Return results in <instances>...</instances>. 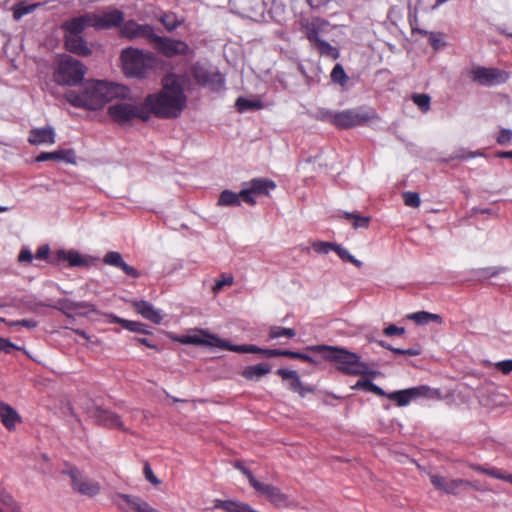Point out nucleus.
Returning <instances> with one entry per match:
<instances>
[{"label": "nucleus", "mask_w": 512, "mask_h": 512, "mask_svg": "<svg viewBox=\"0 0 512 512\" xmlns=\"http://www.w3.org/2000/svg\"><path fill=\"white\" fill-rule=\"evenodd\" d=\"M120 59L124 73L136 78H144L156 64L152 53L133 47L122 50Z\"/></svg>", "instance_id": "nucleus-5"}, {"label": "nucleus", "mask_w": 512, "mask_h": 512, "mask_svg": "<svg viewBox=\"0 0 512 512\" xmlns=\"http://www.w3.org/2000/svg\"><path fill=\"white\" fill-rule=\"evenodd\" d=\"M289 388L294 391L300 393L302 396H304V388L302 386V382L299 378H293L289 384Z\"/></svg>", "instance_id": "nucleus-60"}, {"label": "nucleus", "mask_w": 512, "mask_h": 512, "mask_svg": "<svg viewBox=\"0 0 512 512\" xmlns=\"http://www.w3.org/2000/svg\"><path fill=\"white\" fill-rule=\"evenodd\" d=\"M472 80L483 86H495L508 80V73L497 68L474 67L471 70Z\"/></svg>", "instance_id": "nucleus-12"}, {"label": "nucleus", "mask_w": 512, "mask_h": 512, "mask_svg": "<svg viewBox=\"0 0 512 512\" xmlns=\"http://www.w3.org/2000/svg\"><path fill=\"white\" fill-rule=\"evenodd\" d=\"M335 244L332 242L314 241L311 246L319 254H328L330 251H334Z\"/></svg>", "instance_id": "nucleus-47"}, {"label": "nucleus", "mask_w": 512, "mask_h": 512, "mask_svg": "<svg viewBox=\"0 0 512 512\" xmlns=\"http://www.w3.org/2000/svg\"><path fill=\"white\" fill-rule=\"evenodd\" d=\"M271 371V366L267 363H260L257 365L247 366L245 367L241 375L250 381H258L263 376L267 375Z\"/></svg>", "instance_id": "nucleus-29"}, {"label": "nucleus", "mask_w": 512, "mask_h": 512, "mask_svg": "<svg viewBox=\"0 0 512 512\" xmlns=\"http://www.w3.org/2000/svg\"><path fill=\"white\" fill-rule=\"evenodd\" d=\"M319 28V20H313L312 22L307 23L305 26L306 37L313 45L322 40L319 37Z\"/></svg>", "instance_id": "nucleus-38"}, {"label": "nucleus", "mask_w": 512, "mask_h": 512, "mask_svg": "<svg viewBox=\"0 0 512 512\" xmlns=\"http://www.w3.org/2000/svg\"><path fill=\"white\" fill-rule=\"evenodd\" d=\"M314 46L317 48V50L322 56L331 58L333 60L337 59L340 55L339 50L336 47L332 46L330 43L323 39L321 41H318V43L315 44Z\"/></svg>", "instance_id": "nucleus-36"}, {"label": "nucleus", "mask_w": 512, "mask_h": 512, "mask_svg": "<svg viewBox=\"0 0 512 512\" xmlns=\"http://www.w3.org/2000/svg\"><path fill=\"white\" fill-rule=\"evenodd\" d=\"M331 80L334 83H338L341 86H344L348 81V76L344 71V68L341 64H336L331 72Z\"/></svg>", "instance_id": "nucleus-44"}, {"label": "nucleus", "mask_w": 512, "mask_h": 512, "mask_svg": "<svg viewBox=\"0 0 512 512\" xmlns=\"http://www.w3.org/2000/svg\"><path fill=\"white\" fill-rule=\"evenodd\" d=\"M55 130L52 126L34 128L30 131L28 142L32 145L54 144Z\"/></svg>", "instance_id": "nucleus-22"}, {"label": "nucleus", "mask_w": 512, "mask_h": 512, "mask_svg": "<svg viewBox=\"0 0 512 512\" xmlns=\"http://www.w3.org/2000/svg\"><path fill=\"white\" fill-rule=\"evenodd\" d=\"M125 329L132 332H139L143 334L149 333V331L146 329V325L137 321L128 320V322H125Z\"/></svg>", "instance_id": "nucleus-52"}, {"label": "nucleus", "mask_w": 512, "mask_h": 512, "mask_svg": "<svg viewBox=\"0 0 512 512\" xmlns=\"http://www.w3.org/2000/svg\"><path fill=\"white\" fill-rule=\"evenodd\" d=\"M317 117L321 121L329 122V123H331V124L336 126L337 112H335V111H331V110H327V109H321V110L318 111V116Z\"/></svg>", "instance_id": "nucleus-51"}, {"label": "nucleus", "mask_w": 512, "mask_h": 512, "mask_svg": "<svg viewBox=\"0 0 512 512\" xmlns=\"http://www.w3.org/2000/svg\"><path fill=\"white\" fill-rule=\"evenodd\" d=\"M429 42L434 49H438L440 46L444 45L439 38V34L429 33Z\"/></svg>", "instance_id": "nucleus-63"}, {"label": "nucleus", "mask_w": 512, "mask_h": 512, "mask_svg": "<svg viewBox=\"0 0 512 512\" xmlns=\"http://www.w3.org/2000/svg\"><path fill=\"white\" fill-rule=\"evenodd\" d=\"M334 252H336L343 261L350 262L357 268H361L363 266V263L360 260L356 259L346 248L342 247L341 245L335 244Z\"/></svg>", "instance_id": "nucleus-41"}, {"label": "nucleus", "mask_w": 512, "mask_h": 512, "mask_svg": "<svg viewBox=\"0 0 512 512\" xmlns=\"http://www.w3.org/2000/svg\"><path fill=\"white\" fill-rule=\"evenodd\" d=\"M234 282V278L232 275L222 274L219 279L216 280L215 285L213 286V292L218 293L222 290L224 286H230Z\"/></svg>", "instance_id": "nucleus-50"}, {"label": "nucleus", "mask_w": 512, "mask_h": 512, "mask_svg": "<svg viewBox=\"0 0 512 512\" xmlns=\"http://www.w3.org/2000/svg\"><path fill=\"white\" fill-rule=\"evenodd\" d=\"M250 484L259 494L265 496L273 504L281 506L286 503V496L277 487L262 483L254 476H250Z\"/></svg>", "instance_id": "nucleus-18"}, {"label": "nucleus", "mask_w": 512, "mask_h": 512, "mask_svg": "<svg viewBox=\"0 0 512 512\" xmlns=\"http://www.w3.org/2000/svg\"><path fill=\"white\" fill-rule=\"evenodd\" d=\"M159 21L168 31L175 30L181 24V21L178 20L174 13H163L160 16Z\"/></svg>", "instance_id": "nucleus-43"}, {"label": "nucleus", "mask_w": 512, "mask_h": 512, "mask_svg": "<svg viewBox=\"0 0 512 512\" xmlns=\"http://www.w3.org/2000/svg\"><path fill=\"white\" fill-rule=\"evenodd\" d=\"M388 398L395 401L398 406H406L412 401L409 389L392 392Z\"/></svg>", "instance_id": "nucleus-42"}, {"label": "nucleus", "mask_w": 512, "mask_h": 512, "mask_svg": "<svg viewBox=\"0 0 512 512\" xmlns=\"http://www.w3.org/2000/svg\"><path fill=\"white\" fill-rule=\"evenodd\" d=\"M116 102L109 106V116L118 124L123 125L135 118L143 121L149 120V111L145 101L140 102L136 98L130 96V91L125 97H116Z\"/></svg>", "instance_id": "nucleus-4"}, {"label": "nucleus", "mask_w": 512, "mask_h": 512, "mask_svg": "<svg viewBox=\"0 0 512 512\" xmlns=\"http://www.w3.org/2000/svg\"><path fill=\"white\" fill-rule=\"evenodd\" d=\"M495 367L500 370L503 374H509L512 372V360H503L495 364Z\"/></svg>", "instance_id": "nucleus-56"}, {"label": "nucleus", "mask_w": 512, "mask_h": 512, "mask_svg": "<svg viewBox=\"0 0 512 512\" xmlns=\"http://www.w3.org/2000/svg\"><path fill=\"white\" fill-rule=\"evenodd\" d=\"M485 474H487L493 478L503 480V481H507V477L509 476L508 473H506L505 471H503L501 469H497V468H487V470L485 471Z\"/></svg>", "instance_id": "nucleus-54"}, {"label": "nucleus", "mask_w": 512, "mask_h": 512, "mask_svg": "<svg viewBox=\"0 0 512 512\" xmlns=\"http://www.w3.org/2000/svg\"><path fill=\"white\" fill-rule=\"evenodd\" d=\"M276 373L281 376L283 379L287 380V379H290L292 380L293 378H297L298 377V374L296 371L294 370H288V369H278L276 371Z\"/></svg>", "instance_id": "nucleus-61"}, {"label": "nucleus", "mask_w": 512, "mask_h": 512, "mask_svg": "<svg viewBox=\"0 0 512 512\" xmlns=\"http://www.w3.org/2000/svg\"><path fill=\"white\" fill-rule=\"evenodd\" d=\"M86 72L87 68L81 61L70 55L62 54L57 59L53 79L62 86H76L82 82Z\"/></svg>", "instance_id": "nucleus-6"}, {"label": "nucleus", "mask_w": 512, "mask_h": 512, "mask_svg": "<svg viewBox=\"0 0 512 512\" xmlns=\"http://www.w3.org/2000/svg\"><path fill=\"white\" fill-rule=\"evenodd\" d=\"M394 353L398 354V355L418 356L421 354V349L418 346L409 348V349H400L399 348V349H395Z\"/></svg>", "instance_id": "nucleus-57"}, {"label": "nucleus", "mask_w": 512, "mask_h": 512, "mask_svg": "<svg viewBox=\"0 0 512 512\" xmlns=\"http://www.w3.org/2000/svg\"><path fill=\"white\" fill-rule=\"evenodd\" d=\"M512 138V131L509 129H502L497 137V142L501 145L507 144Z\"/></svg>", "instance_id": "nucleus-58"}, {"label": "nucleus", "mask_w": 512, "mask_h": 512, "mask_svg": "<svg viewBox=\"0 0 512 512\" xmlns=\"http://www.w3.org/2000/svg\"><path fill=\"white\" fill-rule=\"evenodd\" d=\"M377 118L373 109L358 107L337 112L336 127L347 129L355 126H362Z\"/></svg>", "instance_id": "nucleus-7"}, {"label": "nucleus", "mask_w": 512, "mask_h": 512, "mask_svg": "<svg viewBox=\"0 0 512 512\" xmlns=\"http://www.w3.org/2000/svg\"><path fill=\"white\" fill-rule=\"evenodd\" d=\"M403 200L405 205L413 208H417L420 206V196L416 192H404L403 193Z\"/></svg>", "instance_id": "nucleus-49"}, {"label": "nucleus", "mask_w": 512, "mask_h": 512, "mask_svg": "<svg viewBox=\"0 0 512 512\" xmlns=\"http://www.w3.org/2000/svg\"><path fill=\"white\" fill-rule=\"evenodd\" d=\"M276 188V184L274 181L265 179V178H254L249 183H247V187L240 191V195L242 196V200L250 205H255L256 200L254 196L256 195H268L271 190Z\"/></svg>", "instance_id": "nucleus-13"}, {"label": "nucleus", "mask_w": 512, "mask_h": 512, "mask_svg": "<svg viewBox=\"0 0 512 512\" xmlns=\"http://www.w3.org/2000/svg\"><path fill=\"white\" fill-rule=\"evenodd\" d=\"M151 44L154 49L167 57L186 55L190 50L189 46L184 41L160 37L158 35H155Z\"/></svg>", "instance_id": "nucleus-14"}, {"label": "nucleus", "mask_w": 512, "mask_h": 512, "mask_svg": "<svg viewBox=\"0 0 512 512\" xmlns=\"http://www.w3.org/2000/svg\"><path fill=\"white\" fill-rule=\"evenodd\" d=\"M18 325L24 326L28 329H33L38 325V323H37V321H35L33 319H23V320L9 322V326H18Z\"/></svg>", "instance_id": "nucleus-55"}, {"label": "nucleus", "mask_w": 512, "mask_h": 512, "mask_svg": "<svg viewBox=\"0 0 512 512\" xmlns=\"http://www.w3.org/2000/svg\"><path fill=\"white\" fill-rule=\"evenodd\" d=\"M192 75L196 82L208 87L213 91H220L224 88L225 78L217 70H210L205 65L196 63L192 66Z\"/></svg>", "instance_id": "nucleus-9"}, {"label": "nucleus", "mask_w": 512, "mask_h": 512, "mask_svg": "<svg viewBox=\"0 0 512 512\" xmlns=\"http://www.w3.org/2000/svg\"><path fill=\"white\" fill-rule=\"evenodd\" d=\"M186 101L181 79L174 74L163 78L162 89L159 93L149 94L145 98L149 116L154 114L161 118L178 117L185 108Z\"/></svg>", "instance_id": "nucleus-1"}, {"label": "nucleus", "mask_w": 512, "mask_h": 512, "mask_svg": "<svg viewBox=\"0 0 512 512\" xmlns=\"http://www.w3.org/2000/svg\"><path fill=\"white\" fill-rule=\"evenodd\" d=\"M344 217L352 221L355 229L368 228L371 218L369 216H361L355 212H345Z\"/></svg>", "instance_id": "nucleus-37"}, {"label": "nucleus", "mask_w": 512, "mask_h": 512, "mask_svg": "<svg viewBox=\"0 0 512 512\" xmlns=\"http://www.w3.org/2000/svg\"><path fill=\"white\" fill-rule=\"evenodd\" d=\"M57 261L58 262L68 261L69 265L72 267L87 265V261L83 258V256L79 252H77L75 250H70V251L59 250L57 252Z\"/></svg>", "instance_id": "nucleus-32"}, {"label": "nucleus", "mask_w": 512, "mask_h": 512, "mask_svg": "<svg viewBox=\"0 0 512 512\" xmlns=\"http://www.w3.org/2000/svg\"><path fill=\"white\" fill-rule=\"evenodd\" d=\"M430 481L436 489L453 495L458 494L462 488L473 487L470 481L452 479L437 474H431Z\"/></svg>", "instance_id": "nucleus-17"}, {"label": "nucleus", "mask_w": 512, "mask_h": 512, "mask_svg": "<svg viewBox=\"0 0 512 512\" xmlns=\"http://www.w3.org/2000/svg\"><path fill=\"white\" fill-rule=\"evenodd\" d=\"M20 347L16 346L10 340L0 337V352H4L6 354L12 353L13 350H19Z\"/></svg>", "instance_id": "nucleus-53"}, {"label": "nucleus", "mask_w": 512, "mask_h": 512, "mask_svg": "<svg viewBox=\"0 0 512 512\" xmlns=\"http://www.w3.org/2000/svg\"><path fill=\"white\" fill-rule=\"evenodd\" d=\"M235 105L240 112H243V111H246L249 109H253V108L259 109L262 107V104L260 101H252V100H249V99H246L243 97H239L236 100Z\"/></svg>", "instance_id": "nucleus-46"}, {"label": "nucleus", "mask_w": 512, "mask_h": 512, "mask_svg": "<svg viewBox=\"0 0 512 512\" xmlns=\"http://www.w3.org/2000/svg\"><path fill=\"white\" fill-rule=\"evenodd\" d=\"M411 399L415 400L418 398H440V392L435 389H431L429 386L421 385L409 388Z\"/></svg>", "instance_id": "nucleus-34"}, {"label": "nucleus", "mask_w": 512, "mask_h": 512, "mask_svg": "<svg viewBox=\"0 0 512 512\" xmlns=\"http://www.w3.org/2000/svg\"><path fill=\"white\" fill-rule=\"evenodd\" d=\"M413 102L423 111L430 109V96L427 94H415L412 97Z\"/></svg>", "instance_id": "nucleus-48"}, {"label": "nucleus", "mask_w": 512, "mask_h": 512, "mask_svg": "<svg viewBox=\"0 0 512 512\" xmlns=\"http://www.w3.org/2000/svg\"><path fill=\"white\" fill-rule=\"evenodd\" d=\"M120 33L123 37L128 38L129 40L144 38L152 43L155 32L154 28L149 24H138L134 20H128L123 22Z\"/></svg>", "instance_id": "nucleus-15"}, {"label": "nucleus", "mask_w": 512, "mask_h": 512, "mask_svg": "<svg viewBox=\"0 0 512 512\" xmlns=\"http://www.w3.org/2000/svg\"><path fill=\"white\" fill-rule=\"evenodd\" d=\"M175 341L181 344H191L196 346L217 347L220 349L225 348L224 339L219 338L217 335L210 334L203 329H196L186 335L177 336Z\"/></svg>", "instance_id": "nucleus-11"}, {"label": "nucleus", "mask_w": 512, "mask_h": 512, "mask_svg": "<svg viewBox=\"0 0 512 512\" xmlns=\"http://www.w3.org/2000/svg\"><path fill=\"white\" fill-rule=\"evenodd\" d=\"M63 473L70 477L73 491L88 497L99 494L101 490L100 483L86 476L77 467L68 466Z\"/></svg>", "instance_id": "nucleus-8"}, {"label": "nucleus", "mask_w": 512, "mask_h": 512, "mask_svg": "<svg viewBox=\"0 0 512 512\" xmlns=\"http://www.w3.org/2000/svg\"><path fill=\"white\" fill-rule=\"evenodd\" d=\"M242 196L230 190H224L218 199L219 206H239L241 204Z\"/></svg>", "instance_id": "nucleus-35"}, {"label": "nucleus", "mask_w": 512, "mask_h": 512, "mask_svg": "<svg viewBox=\"0 0 512 512\" xmlns=\"http://www.w3.org/2000/svg\"><path fill=\"white\" fill-rule=\"evenodd\" d=\"M92 27L96 30H108L122 26L124 13L116 8L108 7L102 11L90 13Z\"/></svg>", "instance_id": "nucleus-10"}, {"label": "nucleus", "mask_w": 512, "mask_h": 512, "mask_svg": "<svg viewBox=\"0 0 512 512\" xmlns=\"http://www.w3.org/2000/svg\"><path fill=\"white\" fill-rule=\"evenodd\" d=\"M119 499L122 501V503H120L119 505L123 509H125V504L128 509L133 510L135 512H158L156 509L151 507L146 501L142 500L139 497L121 494L119 495Z\"/></svg>", "instance_id": "nucleus-26"}, {"label": "nucleus", "mask_w": 512, "mask_h": 512, "mask_svg": "<svg viewBox=\"0 0 512 512\" xmlns=\"http://www.w3.org/2000/svg\"><path fill=\"white\" fill-rule=\"evenodd\" d=\"M128 92L124 85L91 80L85 82L79 91H68L65 98L74 107L97 110L116 97L127 96Z\"/></svg>", "instance_id": "nucleus-2"}, {"label": "nucleus", "mask_w": 512, "mask_h": 512, "mask_svg": "<svg viewBox=\"0 0 512 512\" xmlns=\"http://www.w3.org/2000/svg\"><path fill=\"white\" fill-rule=\"evenodd\" d=\"M214 508H220L227 512H251L254 511L250 506L233 500H219L214 501Z\"/></svg>", "instance_id": "nucleus-31"}, {"label": "nucleus", "mask_w": 512, "mask_h": 512, "mask_svg": "<svg viewBox=\"0 0 512 512\" xmlns=\"http://www.w3.org/2000/svg\"><path fill=\"white\" fill-rule=\"evenodd\" d=\"M48 160H57L64 161L66 163L75 164L76 156L75 152L71 149L68 150H58L54 152H43L39 156H37V162H44Z\"/></svg>", "instance_id": "nucleus-27"}, {"label": "nucleus", "mask_w": 512, "mask_h": 512, "mask_svg": "<svg viewBox=\"0 0 512 512\" xmlns=\"http://www.w3.org/2000/svg\"><path fill=\"white\" fill-rule=\"evenodd\" d=\"M0 419L8 430L14 429L16 423L20 421L19 415L15 409L2 401H0Z\"/></svg>", "instance_id": "nucleus-28"}, {"label": "nucleus", "mask_w": 512, "mask_h": 512, "mask_svg": "<svg viewBox=\"0 0 512 512\" xmlns=\"http://www.w3.org/2000/svg\"><path fill=\"white\" fill-rule=\"evenodd\" d=\"M92 27V20L90 13L82 14L78 17H73L64 21L61 25V29L64 33L68 34H82V32L87 28Z\"/></svg>", "instance_id": "nucleus-21"}, {"label": "nucleus", "mask_w": 512, "mask_h": 512, "mask_svg": "<svg viewBox=\"0 0 512 512\" xmlns=\"http://www.w3.org/2000/svg\"><path fill=\"white\" fill-rule=\"evenodd\" d=\"M269 338L277 339L280 337L293 338L296 335V331L292 328H285L281 326H271L269 328Z\"/></svg>", "instance_id": "nucleus-40"}, {"label": "nucleus", "mask_w": 512, "mask_h": 512, "mask_svg": "<svg viewBox=\"0 0 512 512\" xmlns=\"http://www.w3.org/2000/svg\"><path fill=\"white\" fill-rule=\"evenodd\" d=\"M405 332L403 327H398L394 324L389 325L384 329V334L387 336L402 335Z\"/></svg>", "instance_id": "nucleus-59"}, {"label": "nucleus", "mask_w": 512, "mask_h": 512, "mask_svg": "<svg viewBox=\"0 0 512 512\" xmlns=\"http://www.w3.org/2000/svg\"><path fill=\"white\" fill-rule=\"evenodd\" d=\"M267 354L268 355H277V357L285 356V357H289V358L300 359V360H303V361H306L309 363H314V360L312 357H310L309 355H307L305 353H301V352H294V351H289V350H279L278 349V351H268Z\"/></svg>", "instance_id": "nucleus-39"}, {"label": "nucleus", "mask_w": 512, "mask_h": 512, "mask_svg": "<svg viewBox=\"0 0 512 512\" xmlns=\"http://www.w3.org/2000/svg\"><path fill=\"white\" fill-rule=\"evenodd\" d=\"M64 46L67 51L78 56L87 57L92 53L91 48L81 34L74 35L64 33Z\"/></svg>", "instance_id": "nucleus-20"}, {"label": "nucleus", "mask_w": 512, "mask_h": 512, "mask_svg": "<svg viewBox=\"0 0 512 512\" xmlns=\"http://www.w3.org/2000/svg\"><path fill=\"white\" fill-rule=\"evenodd\" d=\"M224 350L233 351L237 353H260L264 357L272 358L277 357V355H268V351H278V349H263L256 345H233L230 344L229 341H225Z\"/></svg>", "instance_id": "nucleus-30"}, {"label": "nucleus", "mask_w": 512, "mask_h": 512, "mask_svg": "<svg viewBox=\"0 0 512 512\" xmlns=\"http://www.w3.org/2000/svg\"><path fill=\"white\" fill-rule=\"evenodd\" d=\"M39 3L34 4H20L18 5L14 11H13V17L15 20L21 19L23 16L30 14L36 10L37 7H39Z\"/></svg>", "instance_id": "nucleus-45"}, {"label": "nucleus", "mask_w": 512, "mask_h": 512, "mask_svg": "<svg viewBox=\"0 0 512 512\" xmlns=\"http://www.w3.org/2000/svg\"><path fill=\"white\" fill-rule=\"evenodd\" d=\"M33 259V255L29 250H22L19 253L18 260L19 262H31Z\"/></svg>", "instance_id": "nucleus-64"}, {"label": "nucleus", "mask_w": 512, "mask_h": 512, "mask_svg": "<svg viewBox=\"0 0 512 512\" xmlns=\"http://www.w3.org/2000/svg\"><path fill=\"white\" fill-rule=\"evenodd\" d=\"M407 319L412 320L420 325L428 324L429 322H436L438 324L442 323V318L440 315L426 311H419L408 314Z\"/></svg>", "instance_id": "nucleus-33"}, {"label": "nucleus", "mask_w": 512, "mask_h": 512, "mask_svg": "<svg viewBox=\"0 0 512 512\" xmlns=\"http://www.w3.org/2000/svg\"><path fill=\"white\" fill-rule=\"evenodd\" d=\"M307 350L317 352L324 359L336 363L337 369L345 374L356 376L371 373L369 365L361 362L358 355L348 350L328 345L309 346Z\"/></svg>", "instance_id": "nucleus-3"}, {"label": "nucleus", "mask_w": 512, "mask_h": 512, "mask_svg": "<svg viewBox=\"0 0 512 512\" xmlns=\"http://www.w3.org/2000/svg\"><path fill=\"white\" fill-rule=\"evenodd\" d=\"M133 308L136 310L138 314H140L145 319L155 323L160 324L163 319V314L160 310L156 309L152 304L147 301L139 300L132 302Z\"/></svg>", "instance_id": "nucleus-24"}, {"label": "nucleus", "mask_w": 512, "mask_h": 512, "mask_svg": "<svg viewBox=\"0 0 512 512\" xmlns=\"http://www.w3.org/2000/svg\"><path fill=\"white\" fill-rule=\"evenodd\" d=\"M103 262L107 265L117 267L121 269L125 274H127L130 277L138 278L140 276V273L137 269L134 267L128 265L122 258V255L119 252L116 251H110L108 252L104 258Z\"/></svg>", "instance_id": "nucleus-25"}, {"label": "nucleus", "mask_w": 512, "mask_h": 512, "mask_svg": "<svg viewBox=\"0 0 512 512\" xmlns=\"http://www.w3.org/2000/svg\"><path fill=\"white\" fill-rule=\"evenodd\" d=\"M89 416L94 420L98 425L107 427V428H117L123 431H126V428L123 422L120 419V416L108 409H105L101 406H94L89 410Z\"/></svg>", "instance_id": "nucleus-16"}, {"label": "nucleus", "mask_w": 512, "mask_h": 512, "mask_svg": "<svg viewBox=\"0 0 512 512\" xmlns=\"http://www.w3.org/2000/svg\"><path fill=\"white\" fill-rule=\"evenodd\" d=\"M144 474H145V478L151 482L152 484L154 485H157L160 483V481L157 479V477L154 475L152 469L150 468V466L148 464L145 465L144 467Z\"/></svg>", "instance_id": "nucleus-62"}, {"label": "nucleus", "mask_w": 512, "mask_h": 512, "mask_svg": "<svg viewBox=\"0 0 512 512\" xmlns=\"http://www.w3.org/2000/svg\"><path fill=\"white\" fill-rule=\"evenodd\" d=\"M133 308L136 310L138 314H140L145 319L155 323L160 324L163 319V314L160 310L156 309L152 304L147 301L139 300L132 302Z\"/></svg>", "instance_id": "nucleus-23"}, {"label": "nucleus", "mask_w": 512, "mask_h": 512, "mask_svg": "<svg viewBox=\"0 0 512 512\" xmlns=\"http://www.w3.org/2000/svg\"><path fill=\"white\" fill-rule=\"evenodd\" d=\"M44 307H51L57 310L62 311L65 314H68L70 311H81L84 310L85 313L87 312H94L95 307L94 305L88 303V302H75L70 299H59L56 302H44L41 304Z\"/></svg>", "instance_id": "nucleus-19"}]
</instances>
